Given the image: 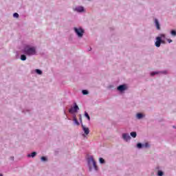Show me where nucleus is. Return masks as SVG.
I'll return each mask as SVG.
<instances>
[{
	"instance_id": "nucleus-1",
	"label": "nucleus",
	"mask_w": 176,
	"mask_h": 176,
	"mask_svg": "<svg viewBox=\"0 0 176 176\" xmlns=\"http://www.w3.org/2000/svg\"><path fill=\"white\" fill-rule=\"evenodd\" d=\"M23 53L27 56H34V54H36V50L35 47H30L29 45H27L23 50Z\"/></svg>"
},
{
	"instance_id": "nucleus-2",
	"label": "nucleus",
	"mask_w": 176,
	"mask_h": 176,
	"mask_svg": "<svg viewBox=\"0 0 176 176\" xmlns=\"http://www.w3.org/2000/svg\"><path fill=\"white\" fill-rule=\"evenodd\" d=\"M88 166L89 168V171H91L93 170V168L94 170L97 171L98 170V167L97 166V164L96 163V161L94 160V158L93 157H91L88 158Z\"/></svg>"
},
{
	"instance_id": "nucleus-3",
	"label": "nucleus",
	"mask_w": 176,
	"mask_h": 176,
	"mask_svg": "<svg viewBox=\"0 0 176 176\" xmlns=\"http://www.w3.org/2000/svg\"><path fill=\"white\" fill-rule=\"evenodd\" d=\"M74 31L79 38H82L85 34V30L82 28H74Z\"/></svg>"
},
{
	"instance_id": "nucleus-4",
	"label": "nucleus",
	"mask_w": 176,
	"mask_h": 176,
	"mask_svg": "<svg viewBox=\"0 0 176 176\" xmlns=\"http://www.w3.org/2000/svg\"><path fill=\"white\" fill-rule=\"evenodd\" d=\"M79 111V107L76 105V103H74V107L69 109V113H75Z\"/></svg>"
},
{
	"instance_id": "nucleus-5",
	"label": "nucleus",
	"mask_w": 176,
	"mask_h": 176,
	"mask_svg": "<svg viewBox=\"0 0 176 176\" xmlns=\"http://www.w3.org/2000/svg\"><path fill=\"white\" fill-rule=\"evenodd\" d=\"M163 41H162V37H157L156 38V42H155V46L157 47H160V45Z\"/></svg>"
},
{
	"instance_id": "nucleus-6",
	"label": "nucleus",
	"mask_w": 176,
	"mask_h": 176,
	"mask_svg": "<svg viewBox=\"0 0 176 176\" xmlns=\"http://www.w3.org/2000/svg\"><path fill=\"white\" fill-rule=\"evenodd\" d=\"M122 138L125 141H129V140H131V137H130V135H129V133H123Z\"/></svg>"
},
{
	"instance_id": "nucleus-7",
	"label": "nucleus",
	"mask_w": 176,
	"mask_h": 176,
	"mask_svg": "<svg viewBox=\"0 0 176 176\" xmlns=\"http://www.w3.org/2000/svg\"><path fill=\"white\" fill-rule=\"evenodd\" d=\"M117 89L119 91H124V90H126L127 88H126V85H120L119 87H118Z\"/></svg>"
},
{
	"instance_id": "nucleus-8",
	"label": "nucleus",
	"mask_w": 176,
	"mask_h": 176,
	"mask_svg": "<svg viewBox=\"0 0 176 176\" xmlns=\"http://www.w3.org/2000/svg\"><path fill=\"white\" fill-rule=\"evenodd\" d=\"M82 130L85 132V134L86 135H88V134L90 133V130L89 129V128L85 127L84 125H82Z\"/></svg>"
},
{
	"instance_id": "nucleus-9",
	"label": "nucleus",
	"mask_w": 176,
	"mask_h": 176,
	"mask_svg": "<svg viewBox=\"0 0 176 176\" xmlns=\"http://www.w3.org/2000/svg\"><path fill=\"white\" fill-rule=\"evenodd\" d=\"M155 26L157 30H160V23H159V21L157 19H155Z\"/></svg>"
},
{
	"instance_id": "nucleus-10",
	"label": "nucleus",
	"mask_w": 176,
	"mask_h": 176,
	"mask_svg": "<svg viewBox=\"0 0 176 176\" xmlns=\"http://www.w3.org/2000/svg\"><path fill=\"white\" fill-rule=\"evenodd\" d=\"M76 10L77 12H83V10H85V9L83 8V7L80 6V7L76 8Z\"/></svg>"
},
{
	"instance_id": "nucleus-11",
	"label": "nucleus",
	"mask_w": 176,
	"mask_h": 176,
	"mask_svg": "<svg viewBox=\"0 0 176 176\" xmlns=\"http://www.w3.org/2000/svg\"><path fill=\"white\" fill-rule=\"evenodd\" d=\"M35 156H36V152H33L31 154L28 155V157H35Z\"/></svg>"
},
{
	"instance_id": "nucleus-12",
	"label": "nucleus",
	"mask_w": 176,
	"mask_h": 176,
	"mask_svg": "<svg viewBox=\"0 0 176 176\" xmlns=\"http://www.w3.org/2000/svg\"><path fill=\"white\" fill-rule=\"evenodd\" d=\"M21 60L22 61H25V60H27V56H25V55H24V54L21 55Z\"/></svg>"
},
{
	"instance_id": "nucleus-13",
	"label": "nucleus",
	"mask_w": 176,
	"mask_h": 176,
	"mask_svg": "<svg viewBox=\"0 0 176 176\" xmlns=\"http://www.w3.org/2000/svg\"><path fill=\"white\" fill-rule=\"evenodd\" d=\"M137 118L138 119H142V118H144V115H142L141 113H139L137 114Z\"/></svg>"
},
{
	"instance_id": "nucleus-14",
	"label": "nucleus",
	"mask_w": 176,
	"mask_h": 176,
	"mask_svg": "<svg viewBox=\"0 0 176 176\" xmlns=\"http://www.w3.org/2000/svg\"><path fill=\"white\" fill-rule=\"evenodd\" d=\"M73 120H74L75 124H76L77 126H79V121H78V120L76 119V118H74L73 119Z\"/></svg>"
},
{
	"instance_id": "nucleus-15",
	"label": "nucleus",
	"mask_w": 176,
	"mask_h": 176,
	"mask_svg": "<svg viewBox=\"0 0 176 176\" xmlns=\"http://www.w3.org/2000/svg\"><path fill=\"white\" fill-rule=\"evenodd\" d=\"M131 137H133V138H135V137H137V133L136 132H131Z\"/></svg>"
},
{
	"instance_id": "nucleus-16",
	"label": "nucleus",
	"mask_w": 176,
	"mask_h": 176,
	"mask_svg": "<svg viewBox=\"0 0 176 176\" xmlns=\"http://www.w3.org/2000/svg\"><path fill=\"white\" fill-rule=\"evenodd\" d=\"M82 93L84 96H86V95L89 94V91L86 89L82 90Z\"/></svg>"
},
{
	"instance_id": "nucleus-17",
	"label": "nucleus",
	"mask_w": 176,
	"mask_h": 176,
	"mask_svg": "<svg viewBox=\"0 0 176 176\" xmlns=\"http://www.w3.org/2000/svg\"><path fill=\"white\" fill-rule=\"evenodd\" d=\"M99 162H100V163H101V164H104V163H105V160H103L102 157L99 158Z\"/></svg>"
},
{
	"instance_id": "nucleus-18",
	"label": "nucleus",
	"mask_w": 176,
	"mask_h": 176,
	"mask_svg": "<svg viewBox=\"0 0 176 176\" xmlns=\"http://www.w3.org/2000/svg\"><path fill=\"white\" fill-rule=\"evenodd\" d=\"M85 116L88 119V120H90V116H89V113L87 112H85Z\"/></svg>"
},
{
	"instance_id": "nucleus-19",
	"label": "nucleus",
	"mask_w": 176,
	"mask_h": 176,
	"mask_svg": "<svg viewBox=\"0 0 176 176\" xmlns=\"http://www.w3.org/2000/svg\"><path fill=\"white\" fill-rule=\"evenodd\" d=\"M36 74H38V75H42V71L40 69H36Z\"/></svg>"
},
{
	"instance_id": "nucleus-20",
	"label": "nucleus",
	"mask_w": 176,
	"mask_h": 176,
	"mask_svg": "<svg viewBox=\"0 0 176 176\" xmlns=\"http://www.w3.org/2000/svg\"><path fill=\"white\" fill-rule=\"evenodd\" d=\"M171 35H173V36H176V31L175 30H172L170 32Z\"/></svg>"
},
{
	"instance_id": "nucleus-21",
	"label": "nucleus",
	"mask_w": 176,
	"mask_h": 176,
	"mask_svg": "<svg viewBox=\"0 0 176 176\" xmlns=\"http://www.w3.org/2000/svg\"><path fill=\"white\" fill-rule=\"evenodd\" d=\"M157 74H159V72H152V73L151 74V76H155V75H157Z\"/></svg>"
},
{
	"instance_id": "nucleus-22",
	"label": "nucleus",
	"mask_w": 176,
	"mask_h": 176,
	"mask_svg": "<svg viewBox=\"0 0 176 176\" xmlns=\"http://www.w3.org/2000/svg\"><path fill=\"white\" fill-rule=\"evenodd\" d=\"M137 146H138V148H142V146H144V145H142V144H141V143H138L137 144Z\"/></svg>"
},
{
	"instance_id": "nucleus-23",
	"label": "nucleus",
	"mask_w": 176,
	"mask_h": 176,
	"mask_svg": "<svg viewBox=\"0 0 176 176\" xmlns=\"http://www.w3.org/2000/svg\"><path fill=\"white\" fill-rule=\"evenodd\" d=\"M157 175L158 176H163V172H162V170H159L157 173Z\"/></svg>"
},
{
	"instance_id": "nucleus-24",
	"label": "nucleus",
	"mask_w": 176,
	"mask_h": 176,
	"mask_svg": "<svg viewBox=\"0 0 176 176\" xmlns=\"http://www.w3.org/2000/svg\"><path fill=\"white\" fill-rule=\"evenodd\" d=\"M13 16H14V17L19 19V14L17 12L14 13Z\"/></svg>"
},
{
	"instance_id": "nucleus-25",
	"label": "nucleus",
	"mask_w": 176,
	"mask_h": 176,
	"mask_svg": "<svg viewBox=\"0 0 176 176\" xmlns=\"http://www.w3.org/2000/svg\"><path fill=\"white\" fill-rule=\"evenodd\" d=\"M41 160L42 162H46V160H47V158H46L45 157H41Z\"/></svg>"
},
{
	"instance_id": "nucleus-26",
	"label": "nucleus",
	"mask_w": 176,
	"mask_h": 176,
	"mask_svg": "<svg viewBox=\"0 0 176 176\" xmlns=\"http://www.w3.org/2000/svg\"><path fill=\"white\" fill-rule=\"evenodd\" d=\"M143 146H145V148H148L149 147V144L145 143L144 144H143Z\"/></svg>"
},
{
	"instance_id": "nucleus-27",
	"label": "nucleus",
	"mask_w": 176,
	"mask_h": 176,
	"mask_svg": "<svg viewBox=\"0 0 176 176\" xmlns=\"http://www.w3.org/2000/svg\"><path fill=\"white\" fill-rule=\"evenodd\" d=\"M165 37H166V36L164 34H161L160 36V38H165Z\"/></svg>"
},
{
	"instance_id": "nucleus-28",
	"label": "nucleus",
	"mask_w": 176,
	"mask_h": 176,
	"mask_svg": "<svg viewBox=\"0 0 176 176\" xmlns=\"http://www.w3.org/2000/svg\"><path fill=\"white\" fill-rule=\"evenodd\" d=\"M168 41L169 42V43H171V42H173V40H168Z\"/></svg>"
},
{
	"instance_id": "nucleus-29",
	"label": "nucleus",
	"mask_w": 176,
	"mask_h": 176,
	"mask_svg": "<svg viewBox=\"0 0 176 176\" xmlns=\"http://www.w3.org/2000/svg\"><path fill=\"white\" fill-rule=\"evenodd\" d=\"M0 176H3L2 174H0Z\"/></svg>"
}]
</instances>
